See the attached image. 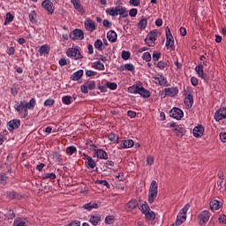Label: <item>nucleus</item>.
Listing matches in <instances>:
<instances>
[{
    "instance_id": "nucleus-1",
    "label": "nucleus",
    "mask_w": 226,
    "mask_h": 226,
    "mask_svg": "<svg viewBox=\"0 0 226 226\" xmlns=\"http://www.w3.org/2000/svg\"><path fill=\"white\" fill-rule=\"evenodd\" d=\"M34 107H36V99L34 98H32L29 102L21 101L14 105V109L19 112V114H22V112H24L23 117H27V116H29L28 110H34Z\"/></svg>"
},
{
    "instance_id": "nucleus-2",
    "label": "nucleus",
    "mask_w": 226,
    "mask_h": 226,
    "mask_svg": "<svg viewBox=\"0 0 226 226\" xmlns=\"http://www.w3.org/2000/svg\"><path fill=\"white\" fill-rule=\"evenodd\" d=\"M106 13L109 15V17H117V15H119L122 19H126V17H128V9L118 5L106 9Z\"/></svg>"
},
{
    "instance_id": "nucleus-3",
    "label": "nucleus",
    "mask_w": 226,
    "mask_h": 226,
    "mask_svg": "<svg viewBox=\"0 0 226 226\" xmlns=\"http://www.w3.org/2000/svg\"><path fill=\"white\" fill-rule=\"evenodd\" d=\"M156 197H158V184L156 183V181L153 180L151 182L149 191H148L149 204H153V202H154Z\"/></svg>"
},
{
    "instance_id": "nucleus-4",
    "label": "nucleus",
    "mask_w": 226,
    "mask_h": 226,
    "mask_svg": "<svg viewBox=\"0 0 226 226\" xmlns=\"http://www.w3.org/2000/svg\"><path fill=\"white\" fill-rule=\"evenodd\" d=\"M66 56L67 57H70L71 59H74L75 61H79V59H84V56H82V53H80V49L79 48H69L66 50Z\"/></svg>"
},
{
    "instance_id": "nucleus-5",
    "label": "nucleus",
    "mask_w": 226,
    "mask_h": 226,
    "mask_svg": "<svg viewBox=\"0 0 226 226\" xmlns=\"http://www.w3.org/2000/svg\"><path fill=\"white\" fill-rule=\"evenodd\" d=\"M184 95L185 96L184 103L186 109H192V107H193V91L187 87L184 91Z\"/></svg>"
},
{
    "instance_id": "nucleus-6",
    "label": "nucleus",
    "mask_w": 226,
    "mask_h": 226,
    "mask_svg": "<svg viewBox=\"0 0 226 226\" xmlns=\"http://www.w3.org/2000/svg\"><path fill=\"white\" fill-rule=\"evenodd\" d=\"M165 47L167 50H176V46H174V36L170 33V28L166 27V44Z\"/></svg>"
},
{
    "instance_id": "nucleus-7",
    "label": "nucleus",
    "mask_w": 226,
    "mask_h": 226,
    "mask_svg": "<svg viewBox=\"0 0 226 226\" xmlns=\"http://www.w3.org/2000/svg\"><path fill=\"white\" fill-rule=\"evenodd\" d=\"M157 38H158V30H153L147 34V38L145 39V41L147 45H148V47H153Z\"/></svg>"
},
{
    "instance_id": "nucleus-8",
    "label": "nucleus",
    "mask_w": 226,
    "mask_h": 226,
    "mask_svg": "<svg viewBox=\"0 0 226 226\" xmlns=\"http://www.w3.org/2000/svg\"><path fill=\"white\" fill-rule=\"evenodd\" d=\"M209 218H211V213L209 210H204L198 215V220L200 225H206L209 222Z\"/></svg>"
},
{
    "instance_id": "nucleus-9",
    "label": "nucleus",
    "mask_w": 226,
    "mask_h": 226,
    "mask_svg": "<svg viewBox=\"0 0 226 226\" xmlns=\"http://www.w3.org/2000/svg\"><path fill=\"white\" fill-rule=\"evenodd\" d=\"M95 87H96V82H94V80H88L80 87V89H81V92L84 93V94H87L89 91H93V89H95Z\"/></svg>"
},
{
    "instance_id": "nucleus-10",
    "label": "nucleus",
    "mask_w": 226,
    "mask_h": 226,
    "mask_svg": "<svg viewBox=\"0 0 226 226\" xmlns=\"http://www.w3.org/2000/svg\"><path fill=\"white\" fill-rule=\"evenodd\" d=\"M152 79L154 84H158L159 86H162L163 87H169V81H167V79H165L163 75L157 74L156 76H154Z\"/></svg>"
},
{
    "instance_id": "nucleus-11",
    "label": "nucleus",
    "mask_w": 226,
    "mask_h": 226,
    "mask_svg": "<svg viewBox=\"0 0 226 226\" xmlns=\"http://www.w3.org/2000/svg\"><path fill=\"white\" fill-rule=\"evenodd\" d=\"M42 8L48 11L49 15H52L54 13V10H56V7H54V4L50 0H44L41 3Z\"/></svg>"
},
{
    "instance_id": "nucleus-12",
    "label": "nucleus",
    "mask_w": 226,
    "mask_h": 226,
    "mask_svg": "<svg viewBox=\"0 0 226 226\" xmlns=\"http://www.w3.org/2000/svg\"><path fill=\"white\" fill-rule=\"evenodd\" d=\"M184 116H185V113L179 108H173L170 110V117H173L174 119H177V121L183 119Z\"/></svg>"
},
{
    "instance_id": "nucleus-13",
    "label": "nucleus",
    "mask_w": 226,
    "mask_h": 226,
    "mask_svg": "<svg viewBox=\"0 0 226 226\" xmlns=\"http://www.w3.org/2000/svg\"><path fill=\"white\" fill-rule=\"evenodd\" d=\"M135 146V142L132 139H124L119 141L118 149H130V147H133Z\"/></svg>"
},
{
    "instance_id": "nucleus-14",
    "label": "nucleus",
    "mask_w": 226,
    "mask_h": 226,
    "mask_svg": "<svg viewBox=\"0 0 226 226\" xmlns=\"http://www.w3.org/2000/svg\"><path fill=\"white\" fill-rule=\"evenodd\" d=\"M20 127V119H12L7 123L9 132H13Z\"/></svg>"
},
{
    "instance_id": "nucleus-15",
    "label": "nucleus",
    "mask_w": 226,
    "mask_h": 226,
    "mask_svg": "<svg viewBox=\"0 0 226 226\" xmlns=\"http://www.w3.org/2000/svg\"><path fill=\"white\" fill-rule=\"evenodd\" d=\"M195 72L200 79H202V80H207V74L204 73V65L202 64H200L195 67Z\"/></svg>"
},
{
    "instance_id": "nucleus-16",
    "label": "nucleus",
    "mask_w": 226,
    "mask_h": 226,
    "mask_svg": "<svg viewBox=\"0 0 226 226\" xmlns=\"http://www.w3.org/2000/svg\"><path fill=\"white\" fill-rule=\"evenodd\" d=\"M85 28L89 31V33H93L96 31V23L93 19H87L85 20Z\"/></svg>"
},
{
    "instance_id": "nucleus-17",
    "label": "nucleus",
    "mask_w": 226,
    "mask_h": 226,
    "mask_svg": "<svg viewBox=\"0 0 226 226\" xmlns=\"http://www.w3.org/2000/svg\"><path fill=\"white\" fill-rule=\"evenodd\" d=\"M164 93L166 96H170V98H174V96L177 95L179 94V89L175 87H167L164 88Z\"/></svg>"
},
{
    "instance_id": "nucleus-18",
    "label": "nucleus",
    "mask_w": 226,
    "mask_h": 226,
    "mask_svg": "<svg viewBox=\"0 0 226 226\" xmlns=\"http://www.w3.org/2000/svg\"><path fill=\"white\" fill-rule=\"evenodd\" d=\"M214 117L215 121L226 119V108H221L219 110H217Z\"/></svg>"
},
{
    "instance_id": "nucleus-19",
    "label": "nucleus",
    "mask_w": 226,
    "mask_h": 226,
    "mask_svg": "<svg viewBox=\"0 0 226 226\" xmlns=\"http://www.w3.org/2000/svg\"><path fill=\"white\" fill-rule=\"evenodd\" d=\"M70 36L73 41L75 40H84V32L81 29H75Z\"/></svg>"
},
{
    "instance_id": "nucleus-20",
    "label": "nucleus",
    "mask_w": 226,
    "mask_h": 226,
    "mask_svg": "<svg viewBox=\"0 0 226 226\" xmlns=\"http://www.w3.org/2000/svg\"><path fill=\"white\" fill-rule=\"evenodd\" d=\"M204 131H205L204 126L202 125L195 126L192 130L193 137H195L196 139L202 137V135H204Z\"/></svg>"
},
{
    "instance_id": "nucleus-21",
    "label": "nucleus",
    "mask_w": 226,
    "mask_h": 226,
    "mask_svg": "<svg viewBox=\"0 0 226 226\" xmlns=\"http://www.w3.org/2000/svg\"><path fill=\"white\" fill-rule=\"evenodd\" d=\"M72 4H73L75 10L79 11V13H86V11H84V7L82 6V4H80V0H71Z\"/></svg>"
},
{
    "instance_id": "nucleus-22",
    "label": "nucleus",
    "mask_w": 226,
    "mask_h": 226,
    "mask_svg": "<svg viewBox=\"0 0 226 226\" xmlns=\"http://www.w3.org/2000/svg\"><path fill=\"white\" fill-rule=\"evenodd\" d=\"M94 154L99 160H109V154L103 149L95 150Z\"/></svg>"
},
{
    "instance_id": "nucleus-23",
    "label": "nucleus",
    "mask_w": 226,
    "mask_h": 226,
    "mask_svg": "<svg viewBox=\"0 0 226 226\" xmlns=\"http://www.w3.org/2000/svg\"><path fill=\"white\" fill-rule=\"evenodd\" d=\"M98 207H100V206L94 201H90L89 203L83 205V209H85V211H93V209H98Z\"/></svg>"
},
{
    "instance_id": "nucleus-24",
    "label": "nucleus",
    "mask_w": 226,
    "mask_h": 226,
    "mask_svg": "<svg viewBox=\"0 0 226 226\" xmlns=\"http://www.w3.org/2000/svg\"><path fill=\"white\" fill-rule=\"evenodd\" d=\"M89 222L94 225L97 226L102 222V215L95 214L91 215L89 218Z\"/></svg>"
},
{
    "instance_id": "nucleus-25",
    "label": "nucleus",
    "mask_w": 226,
    "mask_h": 226,
    "mask_svg": "<svg viewBox=\"0 0 226 226\" xmlns=\"http://www.w3.org/2000/svg\"><path fill=\"white\" fill-rule=\"evenodd\" d=\"M139 207V202L137 200H131L127 204L125 209L127 211H133V209H137Z\"/></svg>"
},
{
    "instance_id": "nucleus-26",
    "label": "nucleus",
    "mask_w": 226,
    "mask_h": 226,
    "mask_svg": "<svg viewBox=\"0 0 226 226\" xmlns=\"http://www.w3.org/2000/svg\"><path fill=\"white\" fill-rule=\"evenodd\" d=\"M107 38L111 43H116L117 41V34L114 30H110L107 33Z\"/></svg>"
},
{
    "instance_id": "nucleus-27",
    "label": "nucleus",
    "mask_w": 226,
    "mask_h": 226,
    "mask_svg": "<svg viewBox=\"0 0 226 226\" xmlns=\"http://www.w3.org/2000/svg\"><path fill=\"white\" fill-rule=\"evenodd\" d=\"M138 29H140V31H144L146 27H147V19L144 16L141 17L140 20L138 23L137 26Z\"/></svg>"
},
{
    "instance_id": "nucleus-28",
    "label": "nucleus",
    "mask_w": 226,
    "mask_h": 226,
    "mask_svg": "<svg viewBox=\"0 0 226 226\" xmlns=\"http://www.w3.org/2000/svg\"><path fill=\"white\" fill-rule=\"evenodd\" d=\"M222 207V202L217 200H213L210 201V209L212 211H218Z\"/></svg>"
},
{
    "instance_id": "nucleus-29",
    "label": "nucleus",
    "mask_w": 226,
    "mask_h": 226,
    "mask_svg": "<svg viewBox=\"0 0 226 226\" xmlns=\"http://www.w3.org/2000/svg\"><path fill=\"white\" fill-rule=\"evenodd\" d=\"M138 94H140L142 98H149V96H151V93L146 88H144V87H139L138 90Z\"/></svg>"
},
{
    "instance_id": "nucleus-30",
    "label": "nucleus",
    "mask_w": 226,
    "mask_h": 226,
    "mask_svg": "<svg viewBox=\"0 0 226 226\" xmlns=\"http://www.w3.org/2000/svg\"><path fill=\"white\" fill-rule=\"evenodd\" d=\"M185 222H186V215L178 214L177 216V221L175 222V225L176 226L183 225Z\"/></svg>"
},
{
    "instance_id": "nucleus-31",
    "label": "nucleus",
    "mask_w": 226,
    "mask_h": 226,
    "mask_svg": "<svg viewBox=\"0 0 226 226\" xmlns=\"http://www.w3.org/2000/svg\"><path fill=\"white\" fill-rule=\"evenodd\" d=\"M84 75V70H79L72 75V80H80Z\"/></svg>"
},
{
    "instance_id": "nucleus-32",
    "label": "nucleus",
    "mask_w": 226,
    "mask_h": 226,
    "mask_svg": "<svg viewBox=\"0 0 226 226\" xmlns=\"http://www.w3.org/2000/svg\"><path fill=\"white\" fill-rule=\"evenodd\" d=\"M87 169H94L96 168V162L93 159V157H87V162H85Z\"/></svg>"
},
{
    "instance_id": "nucleus-33",
    "label": "nucleus",
    "mask_w": 226,
    "mask_h": 226,
    "mask_svg": "<svg viewBox=\"0 0 226 226\" xmlns=\"http://www.w3.org/2000/svg\"><path fill=\"white\" fill-rule=\"evenodd\" d=\"M13 226H27V223H26V219L18 217L14 220Z\"/></svg>"
},
{
    "instance_id": "nucleus-34",
    "label": "nucleus",
    "mask_w": 226,
    "mask_h": 226,
    "mask_svg": "<svg viewBox=\"0 0 226 226\" xmlns=\"http://www.w3.org/2000/svg\"><path fill=\"white\" fill-rule=\"evenodd\" d=\"M139 86L138 85H132V87H129L127 88L128 93H131V94H139Z\"/></svg>"
},
{
    "instance_id": "nucleus-35",
    "label": "nucleus",
    "mask_w": 226,
    "mask_h": 226,
    "mask_svg": "<svg viewBox=\"0 0 226 226\" xmlns=\"http://www.w3.org/2000/svg\"><path fill=\"white\" fill-rule=\"evenodd\" d=\"M49 52H50V48L47 44L42 45L39 49L40 56L49 54Z\"/></svg>"
},
{
    "instance_id": "nucleus-36",
    "label": "nucleus",
    "mask_w": 226,
    "mask_h": 226,
    "mask_svg": "<svg viewBox=\"0 0 226 226\" xmlns=\"http://www.w3.org/2000/svg\"><path fill=\"white\" fill-rule=\"evenodd\" d=\"M108 139L109 140H110V142H115L116 144H119V136H117L115 133H109L108 135Z\"/></svg>"
},
{
    "instance_id": "nucleus-37",
    "label": "nucleus",
    "mask_w": 226,
    "mask_h": 226,
    "mask_svg": "<svg viewBox=\"0 0 226 226\" xmlns=\"http://www.w3.org/2000/svg\"><path fill=\"white\" fill-rule=\"evenodd\" d=\"M145 216H146L147 220L153 221V220H154V218H156V214H154V212H153V211H151V209H149L145 214Z\"/></svg>"
},
{
    "instance_id": "nucleus-38",
    "label": "nucleus",
    "mask_w": 226,
    "mask_h": 226,
    "mask_svg": "<svg viewBox=\"0 0 226 226\" xmlns=\"http://www.w3.org/2000/svg\"><path fill=\"white\" fill-rule=\"evenodd\" d=\"M93 68H94L95 70H100L102 72L105 70V65L102 62L96 61L94 63Z\"/></svg>"
},
{
    "instance_id": "nucleus-39",
    "label": "nucleus",
    "mask_w": 226,
    "mask_h": 226,
    "mask_svg": "<svg viewBox=\"0 0 226 226\" xmlns=\"http://www.w3.org/2000/svg\"><path fill=\"white\" fill-rule=\"evenodd\" d=\"M174 133H176L177 137H183V133H185V129L181 126L176 127L173 129Z\"/></svg>"
},
{
    "instance_id": "nucleus-40",
    "label": "nucleus",
    "mask_w": 226,
    "mask_h": 226,
    "mask_svg": "<svg viewBox=\"0 0 226 226\" xmlns=\"http://www.w3.org/2000/svg\"><path fill=\"white\" fill-rule=\"evenodd\" d=\"M7 199H11V200H13L14 199H19V192H17L15 191L8 192Z\"/></svg>"
},
{
    "instance_id": "nucleus-41",
    "label": "nucleus",
    "mask_w": 226,
    "mask_h": 226,
    "mask_svg": "<svg viewBox=\"0 0 226 226\" xmlns=\"http://www.w3.org/2000/svg\"><path fill=\"white\" fill-rule=\"evenodd\" d=\"M72 96L70 95H65L64 97H62V102L64 103V105H72Z\"/></svg>"
},
{
    "instance_id": "nucleus-42",
    "label": "nucleus",
    "mask_w": 226,
    "mask_h": 226,
    "mask_svg": "<svg viewBox=\"0 0 226 226\" xmlns=\"http://www.w3.org/2000/svg\"><path fill=\"white\" fill-rule=\"evenodd\" d=\"M36 17H37L36 11H32L29 13V20L32 24H36Z\"/></svg>"
},
{
    "instance_id": "nucleus-43",
    "label": "nucleus",
    "mask_w": 226,
    "mask_h": 226,
    "mask_svg": "<svg viewBox=\"0 0 226 226\" xmlns=\"http://www.w3.org/2000/svg\"><path fill=\"white\" fill-rule=\"evenodd\" d=\"M13 19H15V17L11 13L7 12L4 25L6 26L7 24H10V22H13Z\"/></svg>"
},
{
    "instance_id": "nucleus-44",
    "label": "nucleus",
    "mask_w": 226,
    "mask_h": 226,
    "mask_svg": "<svg viewBox=\"0 0 226 226\" xmlns=\"http://www.w3.org/2000/svg\"><path fill=\"white\" fill-rule=\"evenodd\" d=\"M139 209L140 211L143 213V215H145L150 208H149V205H147V202H143L140 206H139Z\"/></svg>"
},
{
    "instance_id": "nucleus-45",
    "label": "nucleus",
    "mask_w": 226,
    "mask_h": 226,
    "mask_svg": "<svg viewBox=\"0 0 226 226\" xmlns=\"http://www.w3.org/2000/svg\"><path fill=\"white\" fill-rule=\"evenodd\" d=\"M74 153H77V147H74V146H71V147H68L66 148V154L69 155V156H72Z\"/></svg>"
},
{
    "instance_id": "nucleus-46",
    "label": "nucleus",
    "mask_w": 226,
    "mask_h": 226,
    "mask_svg": "<svg viewBox=\"0 0 226 226\" xmlns=\"http://www.w3.org/2000/svg\"><path fill=\"white\" fill-rule=\"evenodd\" d=\"M105 86L106 87H109V89H111V91H115V89H117V84L114 82L106 81Z\"/></svg>"
},
{
    "instance_id": "nucleus-47",
    "label": "nucleus",
    "mask_w": 226,
    "mask_h": 226,
    "mask_svg": "<svg viewBox=\"0 0 226 226\" xmlns=\"http://www.w3.org/2000/svg\"><path fill=\"white\" fill-rule=\"evenodd\" d=\"M114 222H116V219L114 218V215H108L105 218V223L107 225H112V223H114Z\"/></svg>"
},
{
    "instance_id": "nucleus-48",
    "label": "nucleus",
    "mask_w": 226,
    "mask_h": 226,
    "mask_svg": "<svg viewBox=\"0 0 226 226\" xmlns=\"http://www.w3.org/2000/svg\"><path fill=\"white\" fill-rule=\"evenodd\" d=\"M42 178L53 180L56 179V175L54 173H44Z\"/></svg>"
},
{
    "instance_id": "nucleus-49",
    "label": "nucleus",
    "mask_w": 226,
    "mask_h": 226,
    "mask_svg": "<svg viewBox=\"0 0 226 226\" xmlns=\"http://www.w3.org/2000/svg\"><path fill=\"white\" fill-rule=\"evenodd\" d=\"M94 47L98 50H102L103 41H102V40H96L94 42Z\"/></svg>"
},
{
    "instance_id": "nucleus-50",
    "label": "nucleus",
    "mask_w": 226,
    "mask_h": 226,
    "mask_svg": "<svg viewBox=\"0 0 226 226\" xmlns=\"http://www.w3.org/2000/svg\"><path fill=\"white\" fill-rule=\"evenodd\" d=\"M54 103H56V101L54 99H47L44 102V107H52L54 106Z\"/></svg>"
},
{
    "instance_id": "nucleus-51",
    "label": "nucleus",
    "mask_w": 226,
    "mask_h": 226,
    "mask_svg": "<svg viewBox=\"0 0 226 226\" xmlns=\"http://www.w3.org/2000/svg\"><path fill=\"white\" fill-rule=\"evenodd\" d=\"M142 59L146 61L147 63H149L151 61V53L149 52H145L142 56Z\"/></svg>"
},
{
    "instance_id": "nucleus-52",
    "label": "nucleus",
    "mask_w": 226,
    "mask_h": 226,
    "mask_svg": "<svg viewBox=\"0 0 226 226\" xmlns=\"http://www.w3.org/2000/svg\"><path fill=\"white\" fill-rule=\"evenodd\" d=\"M6 181H8V177L3 173H0V184L6 185Z\"/></svg>"
},
{
    "instance_id": "nucleus-53",
    "label": "nucleus",
    "mask_w": 226,
    "mask_h": 226,
    "mask_svg": "<svg viewBox=\"0 0 226 226\" xmlns=\"http://www.w3.org/2000/svg\"><path fill=\"white\" fill-rule=\"evenodd\" d=\"M124 69L128 72H135V66L132 64H125Z\"/></svg>"
},
{
    "instance_id": "nucleus-54",
    "label": "nucleus",
    "mask_w": 226,
    "mask_h": 226,
    "mask_svg": "<svg viewBox=\"0 0 226 226\" xmlns=\"http://www.w3.org/2000/svg\"><path fill=\"white\" fill-rule=\"evenodd\" d=\"M188 209H190V204H186L179 212V215H186L188 213Z\"/></svg>"
},
{
    "instance_id": "nucleus-55",
    "label": "nucleus",
    "mask_w": 226,
    "mask_h": 226,
    "mask_svg": "<svg viewBox=\"0 0 226 226\" xmlns=\"http://www.w3.org/2000/svg\"><path fill=\"white\" fill-rule=\"evenodd\" d=\"M97 185H102V186H106L108 189L110 188V184L107 180H97Z\"/></svg>"
},
{
    "instance_id": "nucleus-56",
    "label": "nucleus",
    "mask_w": 226,
    "mask_h": 226,
    "mask_svg": "<svg viewBox=\"0 0 226 226\" xmlns=\"http://www.w3.org/2000/svg\"><path fill=\"white\" fill-rule=\"evenodd\" d=\"M162 57V53L154 51L153 53V61H158Z\"/></svg>"
},
{
    "instance_id": "nucleus-57",
    "label": "nucleus",
    "mask_w": 226,
    "mask_h": 226,
    "mask_svg": "<svg viewBox=\"0 0 226 226\" xmlns=\"http://www.w3.org/2000/svg\"><path fill=\"white\" fill-rule=\"evenodd\" d=\"M157 67H159L160 70H165V68H167V64L164 61H160L157 64Z\"/></svg>"
},
{
    "instance_id": "nucleus-58",
    "label": "nucleus",
    "mask_w": 226,
    "mask_h": 226,
    "mask_svg": "<svg viewBox=\"0 0 226 226\" xmlns=\"http://www.w3.org/2000/svg\"><path fill=\"white\" fill-rule=\"evenodd\" d=\"M86 75H87V77H94V76L98 75V72H96L94 71L88 70L86 72Z\"/></svg>"
},
{
    "instance_id": "nucleus-59",
    "label": "nucleus",
    "mask_w": 226,
    "mask_h": 226,
    "mask_svg": "<svg viewBox=\"0 0 226 226\" xmlns=\"http://www.w3.org/2000/svg\"><path fill=\"white\" fill-rule=\"evenodd\" d=\"M131 6H140V0H130Z\"/></svg>"
},
{
    "instance_id": "nucleus-60",
    "label": "nucleus",
    "mask_w": 226,
    "mask_h": 226,
    "mask_svg": "<svg viewBox=\"0 0 226 226\" xmlns=\"http://www.w3.org/2000/svg\"><path fill=\"white\" fill-rule=\"evenodd\" d=\"M129 57H130V52L122 51V59H124V61H128Z\"/></svg>"
},
{
    "instance_id": "nucleus-61",
    "label": "nucleus",
    "mask_w": 226,
    "mask_h": 226,
    "mask_svg": "<svg viewBox=\"0 0 226 226\" xmlns=\"http://www.w3.org/2000/svg\"><path fill=\"white\" fill-rule=\"evenodd\" d=\"M137 13H139V11L135 8L131 9L129 11L130 17H137Z\"/></svg>"
},
{
    "instance_id": "nucleus-62",
    "label": "nucleus",
    "mask_w": 226,
    "mask_h": 226,
    "mask_svg": "<svg viewBox=\"0 0 226 226\" xmlns=\"http://www.w3.org/2000/svg\"><path fill=\"white\" fill-rule=\"evenodd\" d=\"M218 221L220 223H223L224 225H226V215H220Z\"/></svg>"
},
{
    "instance_id": "nucleus-63",
    "label": "nucleus",
    "mask_w": 226,
    "mask_h": 226,
    "mask_svg": "<svg viewBox=\"0 0 226 226\" xmlns=\"http://www.w3.org/2000/svg\"><path fill=\"white\" fill-rule=\"evenodd\" d=\"M219 137H220V139H221L223 143L226 142V132H221L220 135H219Z\"/></svg>"
},
{
    "instance_id": "nucleus-64",
    "label": "nucleus",
    "mask_w": 226,
    "mask_h": 226,
    "mask_svg": "<svg viewBox=\"0 0 226 226\" xmlns=\"http://www.w3.org/2000/svg\"><path fill=\"white\" fill-rule=\"evenodd\" d=\"M67 226H80L79 221H72Z\"/></svg>"
}]
</instances>
